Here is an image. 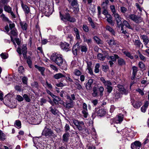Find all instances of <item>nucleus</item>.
I'll use <instances>...</instances> for the list:
<instances>
[{"instance_id":"obj_1","label":"nucleus","mask_w":149,"mask_h":149,"mask_svg":"<svg viewBox=\"0 0 149 149\" xmlns=\"http://www.w3.org/2000/svg\"><path fill=\"white\" fill-rule=\"evenodd\" d=\"M51 59L58 66L61 65L63 63H65V66L67 65L65 61H63L61 54L57 53L53 54L51 56Z\"/></svg>"},{"instance_id":"obj_2","label":"nucleus","mask_w":149,"mask_h":149,"mask_svg":"<svg viewBox=\"0 0 149 149\" xmlns=\"http://www.w3.org/2000/svg\"><path fill=\"white\" fill-rule=\"evenodd\" d=\"M59 13L61 20L64 22H66V20L71 22H74L76 21L74 17H71L69 13H66L64 16L61 14V12H59Z\"/></svg>"},{"instance_id":"obj_3","label":"nucleus","mask_w":149,"mask_h":149,"mask_svg":"<svg viewBox=\"0 0 149 149\" xmlns=\"http://www.w3.org/2000/svg\"><path fill=\"white\" fill-rule=\"evenodd\" d=\"M128 18L133 21L136 23H139L142 21L141 18L134 14H131L128 15Z\"/></svg>"},{"instance_id":"obj_4","label":"nucleus","mask_w":149,"mask_h":149,"mask_svg":"<svg viewBox=\"0 0 149 149\" xmlns=\"http://www.w3.org/2000/svg\"><path fill=\"white\" fill-rule=\"evenodd\" d=\"M42 134L46 136H53L54 133L50 129L45 127L42 132Z\"/></svg>"},{"instance_id":"obj_5","label":"nucleus","mask_w":149,"mask_h":149,"mask_svg":"<svg viewBox=\"0 0 149 149\" xmlns=\"http://www.w3.org/2000/svg\"><path fill=\"white\" fill-rule=\"evenodd\" d=\"M113 16L114 17L116 21L118 26L120 27L122 24L121 18L120 15L118 13H115Z\"/></svg>"},{"instance_id":"obj_6","label":"nucleus","mask_w":149,"mask_h":149,"mask_svg":"<svg viewBox=\"0 0 149 149\" xmlns=\"http://www.w3.org/2000/svg\"><path fill=\"white\" fill-rule=\"evenodd\" d=\"M141 145V143L138 141H135L131 144L132 149H139Z\"/></svg>"},{"instance_id":"obj_7","label":"nucleus","mask_w":149,"mask_h":149,"mask_svg":"<svg viewBox=\"0 0 149 149\" xmlns=\"http://www.w3.org/2000/svg\"><path fill=\"white\" fill-rule=\"evenodd\" d=\"M117 87L121 93L122 94L127 95L128 93V89H125L124 88L123 86L122 85H118Z\"/></svg>"},{"instance_id":"obj_8","label":"nucleus","mask_w":149,"mask_h":149,"mask_svg":"<svg viewBox=\"0 0 149 149\" xmlns=\"http://www.w3.org/2000/svg\"><path fill=\"white\" fill-rule=\"evenodd\" d=\"M100 80L106 87L112 85V82L110 80H106L103 77H101Z\"/></svg>"},{"instance_id":"obj_9","label":"nucleus","mask_w":149,"mask_h":149,"mask_svg":"<svg viewBox=\"0 0 149 149\" xmlns=\"http://www.w3.org/2000/svg\"><path fill=\"white\" fill-rule=\"evenodd\" d=\"M79 43L77 42L75 45L73 46L72 49V52L73 54L75 56H77V52L79 50Z\"/></svg>"},{"instance_id":"obj_10","label":"nucleus","mask_w":149,"mask_h":149,"mask_svg":"<svg viewBox=\"0 0 149 149\" xmlns=\"http://www.w3.org/2000/svg\"><path fill=\"white\" fill-rule=\"evenodd\" d=\"M105 53L103 54L100 53H98L97 55V58L101 61L104 60L105 58H107L109 59V56L108 53L106 52H105Z\"/></svg>"},{"instance_id":"obj_11","label":"nucleus","mask_w":149,"mask_h":149,"mask_svg":"<svg viewBox=\"0 0 149 149\" xmlns=\"http://www.w3.org/2000/svg\"><path fill=\"white\" fill-rule=\"evenodd\" d=\"M94 81L93 79H90L88 80L86 85V88L87 91H91L92 89V85Z\"/></svg>"},{"instance_id":"obj_12","label":"nucleus","mask_w":149,"mask_h":149,"mask_svg":"<svg viewBox=\"0 0 149 149\" xmlns=\"http://www.w3.org/2000/svg\"><path fill=\"white\" fill-rule=\"evenodd\" d=\"M140 38L142 39L143 42L144 43V44L146 46V47L148 48V47L147 45L149 41V38L146 35H141L140 36Z\"/></svg>"},{"instance_id":"obj_13","label":"nucleus","mask_w":149,"mask_h":149,"mask_svg":"<svg viewBox=\"0 0 149 149\" xmlns=\"http://www.w3.org/2000/svg\"><path fill=\"white\" fill-rule=\"evenodd\" d=\"M60 46L62 49L64 51L67 52L69 50V44L67 42L61 43Z\"/></svg>"},{"instance_id":"obj_14","label":"nucleus","mask_w":149,"mask_h":149,"mask_svg":"<svg viewBox=\"0 0 149 149\" xmlns=\"http://www.w3.org/2000/svg\"><path fill=\"white\" fill-rule=\"evenodd\" d=\"M83 110L82 111V113L84 114V117L86 118L88 115V113L87 112V105L85 103H83Z\"/></svg>"},{"instance_id":"obj_15","label":"nucleus","mask_w":149,"mask_h":149,"mask_svg":"<svg viewBox=\"0 0 149 149\" xmlns=\"http://www.w3.org/2000/svg\"><path fill=\"white\" fill-rule=\"evenodd\" d=\"M73 101H68L67 100L64 105V107L66 108L69 109L73 107Z\"/></svg>"},{"instance_id":"obj_16","label":"nucleus","mask_w":149,"mask_h":149,"mask_svg":"<svg viewBox=\"0 0 149 149\" xmlns=\"http://www.w3.org/2000/svg\"><path fill=\"white\" fill-rule=\"evenodd\" d=\"M134 45L136 47L140 48L141 47V48L143 47V45L139 38L137 40H135L133 41Z\"/></svg>"},{"instance_id":"obj_17","label":"nucleus","mask_w":149,"mask_h":149,"mask_svg":"<svg viewBox=\"0 0 149 149\" xmlns=\"http://www.w3.org/2000/svg\"><path fill=\"white\" fill-rule=\"evenodd\" d=\"M21 6L26 15L28 14L30 10L29 8L26 5L22 3L21 4Z\"/></svg>"},{"instance_id":"obj_18","label":"nucleus","mask_w":149,"mask_h":149,"mask_svg":"<svg viewBox=\"0 0 149 149\" xmlns=\"http://www.w3.org/2000/svg\"><path fill=\"white\" fill-rule=\"evenodd\" d=\"M93 92L92 95L94 97H97L99 96L98 92L97 87L95 86L93 87Z\"/></svg>"},{"instance_id":"obj_19","label":"nucleus","mask_w":149,"mask_h":149,"mask_svg":"<svg viewBox=\"0 0 149 149\" xmlns=\"http://www.w3.org/2000/svg\"><path fill=\"white\" fill-rule=\"evenodd\" d=\"M69 134L68 132L65 133L63 136V142H68L69 140Z\"/></svg>"},{"instance_id":"obj_20","label":"nucleus","mask_w":149,"mask_h":149,"mask_svg":"<svg viewBox=\"0 0 149 149\" xmlns=\"http://www.w3.org/2000/svg\"><path fill=\"white\" fill-rule=\"evenodd\" d=\"M76 127L79 131H82L84 129V124L83 121H81Z\"/></svg>"},{"instance_id":"obj_21","label":"nucleus","mask_w":149,"mask_h":149,"mask_svg":"<svg viewBox=\"0 0 149 149\" xmlns=\"http://www.w3.org/2000/svg\"><path fill=\"white\" fill-rule=\"evenodd\" d=\"M106 111L105 109H99L97 111V115L100 117L104 116L106 114Z\"/></svg>"},{"instance_id":"obj_22","label":"nucleus","mask_w":149,"mask_h":149,"mask_svg":"<svg viewBox=\"0 0 149 149\" xmlns=\"http://www.w3.org/2000/svg\"><path fill=\"white\" fill-rule=\"evenodd\" d=\"M132 103L133 107L136 109L139 108L142 105L141 103L139 101H135Z\"/></svg>"},{"instance_id":"obj_23","label":"nucleus","mask_w":149,"mask_h":149,"mask_svg":"<svg viewBox=\"0 0 149 149\" xmlns=\"http://www.w3.org/2000/svg\"><path fill=\"white\" fill-rule=\"evenodd\" d=\"M20 25L23 30H26L27 24L25 22L20 21L19 23Z\"/></svg>"},{"instance_id":"obj_24","label":"nucleus","mask_w":149,"mask_h":149,"mask_svg":"<svg viewBox=\"0 0 149 149\" xmlns=\"http://www.w3.org/2000/svg\"><path fill=\"white\" fill-rule=\"evenodd\" d=\"M71 5L76 9L79 8V5L77 3V0H72V1Z\"/></svg>"},{"instance_id":"obj_25","label":"nucleus","mask_w":149,"mask_h":149,"mask_svg":"<svg viewBox=\"0 0 149 149\" xmlns=\"http://www.w3.org/2000/svg\"><path fill=\"white\" fill-rule=\"evenodd\" d=\"M118 58L119 59L118 60V63L119 65L123 66L126 65V62L123 59L121 58Z\"/></svg>"},{"instance_id":"obj_26","label":"nucleus","mask_w":149,"mask_h":149,"mask_svg":"<svg viewBox=\"0 0 149 149\" xmlns=\"http://www.w3.org/2000/svg\"><path fill=\"white\" fill-rule=\"evenodd\" d=\"M54 77L55 79H58L60 78L65 77V76L61 73H58L54 75Z\"/></svg>"},{"instance_id":"obj_27","label":"nucleus","mask_w":149,"mask_h":149,"mask_svg":"<svg viewBox=\"0 0 149 149\" xmlns=\"http://www.w3.org/2000/svg\"><path fill=\"white\" fill-rule=\"evenodd\" d=\"M35 67L41 72V73L42 75L43 76L44 75V73L45 70V68H44L39 67L36 65H35Z\"/></svg>"},{"instance_id":"obj_28","label":"nucleus","mask_w":149,"mask_h":149,"mask_svg":"<svg viewBox=\"0 0 149 149\" xmlns=\"http://www.w3.org/2000/svg\"><path fill=\"white\" fill-rule=\"evenodd\" d=\"M78 81H76L75 82L76 88L79 90H81L83 89L81 85L79 83V81L78 79H77Z\"/></svg>"},{"instance_id":"obj_29","label":"nucleus","mask_w":149,"mask_h":149,"mask_svg":"<svg viewBox=\"0 0 149 149\" xmlns=\"http://www.w3.org/2000/svg\"><path fill=\"white\" fill-rule=\"evenodd\" d=\"M50 111L54 115H56L57 114L58 111L56 109L55 107H50Z\"/></svg>"},{"instance_id":"obj_30","label":"nucleus","mask_w":149,"mask_h":149,"mask_svg":"<svg viewBox=\"0 0 149 149\" xmlns=\"http://www.w3.org/2000/svg\"><path fill=\"white\" fill-rule=\"evenodd\" d=\"M107 30L109 31L113 35H115V32L114 30L109 26H106Z\"/></svg>"},{"instance_id":"obj_31","label":"nucleus","mask_w":149,"mask_h":149,"mask_svg":"<svg viewBox=\"0 0 149 149\" xmlns=\"http://www.w3.org/2000/svg\"><path fill=\"white\" fill-rule=\"evenodd\" d=\"M79 48L81 49V51L82 52L86 53L87 50V48L86 46L81 45L79 46Z\"/></svg>"},{"instance_id":"obj_32","label":"nucleus","mask_w":149,"mask_h":149,"mask_svg":"<svg viewBox=\"0 0 149 149\" xmlns=\"http://www.w3.org/2000/svg\"><path fill=\"white\" fill-rule=\"evenodd\" d=\"M97 87L98 91H99L100 93V95L102 96L103 95V92L104 91V88L102 86H98Z\"/></svg>"},{"instance_id":"obj_33","label":"nucleus","mask_w":149,"mask_h":149,"mask_svg":"<svg viewBox=\"0 0 149 149\" xmlns=\"http://www.w3.org/2000/svg\"><path fill=\"white\" fill-rule=\"evenodd\" d=\"M10 35L13 36H16L17 35V30L13 28L10 31Z\"/></svg>"},{"instance_id":"obj_34","label":"nucleus","mask_w":149,"mask_h":149,"mask_svg":"<svg viewBox=\"0 0 149 149\" xmlns=\"http://www.w3.org/2000/svg\"><path fill=\"white\" fill-rule=\"evenodd\" d=\"M4 9L5 11L9 13L12 10L11 8L9 6L6 5H5L4 7Z\"/></svg>"},{"instance_id":"obj_35","label":"nucleus","mask_w":149,"mask_h":149,"mask_svg":"<svg viewBox=\"0 0 149 149\" xmlns=\"http://www.w3.org/2000/svg\"><path fill=\"white\" fill-rule=\"evenodd\" d=\"M123 24L128 28L131 29H133L132 27L130 25L127 21L126 20H124L123 22Z\"/></svg>"},{"instance_id":"obj_36","label":"nucleus","mask_w":149,"mask_h":149,"mask_svg":"<svg viewBox=\"0 0 149 149\" xmlns=\"http://www.w3.org/2000/svg\"><path fill=\"white\" fill-rule=\"evenodd\" d=\"M6 139L5 134L0 130V140L4 141Z\"/></svg>"},{"instance_id":"obj_37","label":"nucleus","mask_w":149,"mask_h":149,"mask_svg":"<svg viewBox=\"0 0 149 149\" xmlns=\"http://www.w3.org/2000/svg\"><path fill=\"white\" fill-rule=\"evenodd\" d=\"M123 53L126 56L130 58V59H132L134 58L133 56L131 55L130 52L127 51H125L123 52Z\"/></svg>"},{"instance_id":"obj_38","label":"nucleus","mask_w":149,"mask_h":149,"mask_svg":"<svg viewBox=\"0 0 149 149\" xmlns=\"http://www.w3.org/2000/svg\"><path fill=\"white\" fill-rule=\"evenodd\" d=\"M110 58L113 61H116V59L119 58V57L117 55L115 54L114 55V56H109L108 58Z\"/></svg>"},{"instance_id":"obj_39","label":"nucleus","mask_w":149,"mask_h":149,"mask_svg":"<svg viewBox=\"0 0 149 149\" xmlns=\"http://www.w3.org/2000/svg\"><path fill=\"white\" fill-rule=\"evenodd\" d=\"M94 39L98 44H102V41L97 36H95L94 37Z\"/></svg>"},{"instance_id":"obj_40","label":"nucleus","mask_w":149,"mask_h":149,"mask_svg":"<svg viewBox=\"0 0 149 149\" xmlns=\"http://www.w3.org/2000/svg\"><path fill=\"white\" fill-rule=\"evenodd\" d=\"M84 42H86L88 45H90L91 44L92 40L91 38L87 39L85 37H84Z\"/></svg>"},{"instance_id":"obj_41","label":"nucleus","mask_w":149,"mask_h":149,"mask_svg":"<svg viewBox=\"0 0 149 149\" xmlns=\"http://www.w3.org/2000/svg\"><path fill=\"white\" fill-rule=\"evenodd\" d=\"M100 64L99 63H97L95 65V67L94 72L95 73H98L99 72L100 70L99 68L100 67Z\"/></svg>"},{"instance_id":"obj_42","label":"nucleus","mask_w":149,"mask_h":149,"mask_svg":"<svg viewBox=\"0 0 149 149\" xmlns=\"http://www.w3.org/2000/svg\"><path fill=\"white\" fill-rule=\"evenodd\" d=\"M73 73L75 75L78 76L81 75V72L77 69L74 70Z\"/></svg>"},{"instance_id":"obj_43","label":"nucleus","mask_w":149,"mask_h":149,"mask_svg":"<svg viewBox=\"0 0 149 149\" xmlns=\"http://www.w3.org/2000/svg\"><path fill=\"white\" fill-rule=\"evenodd\" d=\"M122 97V94L118 92H116L115 93V98L117 100L118 99Z\"/></svg>"},{"instance_id":"obj_44","label":"nucleus","mask_w":149,"mask_h":149,"mask_svg":"<svg viewBox=\"0 0 149 149\" xmlns=\"http://www.w3.org/2000/svg\"><path fill=\"white\" fill-rule=\"evenodd\" d=\"M23 98L24 99V100L27 102H30V99L29 97L26 94H24L23 95Z\"/></svg>"},{"instance_id":"obj_45","label":"nucleus","mask_w":149,"mask_h":149,"mask_svg":"<svg viewBox=\"0 0 149 149\" xmlns=\"http://www.w3.org/2000/svg\"><path fill=\"white\" fill-rule=\"evenodd\" d=\"M1 17L3 21L5 22H8L9 21V19L5 15L3 14H2L1 15Z\"/></svg>"},{"instance_id":"obj_46","label":"nucleus","mask_w":149,"mask_h":149,"mask_svg":"<svg viewBox=\"0 0 149 149\" xmlns=\"http://www.w3.org/2000/svg\"><path fill=\"white\" fill-rule=\"evenodd\" d=\"M110 9L111 10V12L113 13V15L116 13V10L115 9V6L114 5H111L110 6Z\"/></svg>"},{"instance_id":"obj_47","label":"nucleus","mask_w":149,"mask_h":149,"mask_svg":"<svg viewBox=\"0 0 149 149\" xmlns=\"http://www.w3.org/2000/svg\"><path fill=\"white\" fill-rule=\"evenodd\" d=\"M102 68L103 71L106 72L108 69L109 67L107 65H104L102 66Z\"/></svg>"},{"instance_id":"obj_48","label":"nucleus","mask_w":149,"mask_h":149,"mask_svg":"<svg viewBox=\"0 0 149 149\" xmlns=\"http://www.w3.org/2000/svg\"><path fill=\"white\" fill-rule=\"evenodd\" d=\"M107 22L111 25H114V24L112 20V17L111 16L109 15V17L107 18Z\"/></svg>"},{"instance_id":"obj_49","label":"nucleus","mask_w":149,"mask_h":149,"mask_svg":"<svg viewBox=\"0 0 149 149\" xmlns=\"http://www.w3.org/2000/svg\"><path fill=\"white\" fill-rule=\"evenodd\" d=\"M106 88L107 90V92L109 93H110L112 92L113 89V87L112 86L107 87H106Z\"/></svg>"},{"instance_id":"obj_50","label":"nucleus","mask_w":149,"mask_h":149,"mask_svg":"<svg viewBox=\"0 0 149 149\" xmlns=\"http://www.w3.org/2000/svg\"><path fill=\"white\" fill-rule=\"evenodd\" d=\"M53 98V101L55 103L56 102H58L61 99V98L55 95H54V97Z\"/></svg>"},{"instance_id":"obj_51","label":"nucleus","mask_w":149,"mask_h":149,"mask_svg":"<svg viewBox=\"0 0 149 149\" xmlns=\"http://www.w3.org/2000/svg\"><path fill=\"white\" fill-rule=\"evenodd\" d=\"M132 74L134 75H136V73L137 71V68L135 66L132 67Z\"/></svg>"},{"instance_id":"obj_52","label":"nucleus","mask_w":149,"mask_h":149,"mask_svg":"<svg viewBox=\"0 0 149 149\" xmlns=\"http://www.w3.org/2000/svg\"><path fill=\"white\" fill-rule=\"evenodd\" d=\"M108 43L109 45H113L116 44V43L113 39H111L108 42Z\"/></svg>"},{"instance_id":"obj_53","label":"nucleus","mask_w":149,"mask_h":149,"mask_svg":"<svg viewBox=\"0 0 149 149\" xmlns=\"http://www.w3.org/2000/svg\"><path fill=\"white\" fill-rule=\"evenodd\" d=\"M28 78L26 77H24L22 78V81L24 84H27V83Z\"/></svg>"},{"instance_id":"obj_54","label":"nucleus","mask_w":149,"mask_h":149,"mask_svg":"<svg viewBox=\"0 0 149 149\" xmlns=\"http://www.w3.org/2000/svg\"><path fill=\"white\" fill-rule=\"evenodd\" d=\"M15 124L18 127V128L21 127V122L19 120H16L15 121Z\"/></svg>"},{"instance_id":"obj_55","label":"nucleus","mask_w":149,"mask_h":149,"mask_svg":"<svg viewBox=\"0 0 149 149\" xmlns=\"http://www.w3.org/2000/svg\"><path fill=\"white\" fill-rule=\"evenodd\" d=\"M16 99L19 102L22 101L24 98L22 97L19 95H17L16 97Z\"/></svg>"},{"instance_id":"obj_56","label":"nucleus","mask_w":149,"mask_h":149,"mask_svg":"<svg viewBox=\"0 0 149 149\" xmlns=\"http://www.w3.org/2000/svg\"><path fill=\"white\" fill-rule=\"evenodd\" d=\"M83 29L84 31L86 32H88L89 31V29L88 26L86 25H83Z\"/></svg>"},{"instance_id":"obj_57","label":"nucleus","mask_w":149,"mask_h":149,"mask_svg":"<svg viewBox=\"0 0 149 149\" xmlns=\"http://www.w3.org/2000/svg\"><path fill=\"white\" fill-rule=\"evenodd\" d=\"M75 35L76 36V39L78 40L77 42H78L80 44V43H81V40L80 39V37L79 34V33L75 34Z\"/></svg>"},{"instance_id":"obj_58","label":"nucleus","mask_w":149,"mask_h":149,"mask_svg":"<svg viewBox=\"0 0 149 149\" xmlns=\"http://www.w3.org/2000/svg\"><path fill=\"white\" fill-rule=\"evenodd\" d=\"M31 86L33 88H37L38 87V84L37 82H34L31 84Z\"/></svg>"},{"instance_id":"obj_59","label":"nucleus","mask_w":149,"mask_h":149,"mask_svg":"<svg viewBox=\"0 0 149 149\" xmlns=\"http://www.w3.org/2000/svg\"><path fill=\"white\" fill-rule=\"evenodd\" d=\"M120 11L123 13H125L127 11V8L124 7H121L120 8Z\"/></svg>"},{"instance_id":"obj_60","label":"nucleus","mask_w":149,"mask_h":149,"mask_svg":"<svg viewBox=\"0 0 149 149\" xmlns=\"http://www.w3.org/2000/svg\"><path fill=\"white\" fill-rule=\"evenodd\" d=\"M65 131L67 132L69 131L70 130V127L69 125L66 124L64 127Z\"/></svg>"},{"instance_id":"obj_61","label":"nucleus","mask_w":149,"mask_h":149,"mask_svg":"<svg viewBox=\"0 0 149 149\" xmlns=\"http://www.w3.org/2000/svg\"><path fill=\"white\" fill-rule=\"evenodd\" d=\"M22 53L27 52V47L26 46L23 45L22 47Z\"/></svg>"},{"instance_id":"obj_62","label":"nucleus","mask_w":149,"mask_h":149,"mask_svg":"<svg viewBox=\"0 0 149 149\" xmlns=\"http://www.w3.org/2000/svg\"><path fill=\"white\" fill-rule=\"evenodd\" d=\"M18 72L20 73H22L24 71V68L22 66H20L18 69Z\"/></svg>"},{"instance_id":"obj_63","label":"nucleus","mask_w":149,"mask_h":149,"mask_svg":"<svg viewBox=\"0 0 149 149\" xmlns=\"http://www.w3.org/2000/svg\"><path fill=\"white\" fill-rule=\"evenodd\" d=\"M46 101L47 100L45 99L44 98H41L40 100V105L41 106L43 105L44 103H46Z\"/></svg>"},{"instance_id":"obj_64","label":"nucleus","mask_w":149,"mask_h":149,"mask_svg":"<svg viewBox=\"0 0 149 149\" xmlns=\"http://www.w3.org/2000/svg\"><path fill=\"white\" fill-rule=\"evenodd\" d=\"M123 116L122 115H118V120L119 122H121L123 120Z\"/></svg>"}]
</instances>
